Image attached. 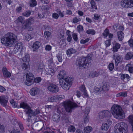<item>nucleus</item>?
Instances as JSON below:
<instances>
[{"label": "nucleus", "instance_id": "f257e3e1", "mask_svg": "<svg viewBox=\"0 0 133 133\" xmlns=\"http://www.w3.org/2000/svg\"><path fill=\"white\" fill-rule=\"evenodd\" d=\"M17 39V36L14 33L9 32L1 39L2 44L6 46H11L15 43Z\"/></svg>", "mask_w": 133, "mask_h": 133}, {"label": "nucleus", "instance_id": "f03ea898", "mask_svg": "<svg viewBox=\"0 0 133 133\" xmlns=\"http://www.w3.org/2000/svg\"><path fill=\"white\" fill-rule=\"evenodd\" d=\"M111 112L114 117L118 119L125 118V115L121 107L118 105H114L111 108Z\"/></svg>", "mask_w": 133, "mask_h": 133}, {"label": "nucleus", "instance_id": "7ed1b4c3", "mask_svg": "<svg viewBox=\"0 0 133 133\" xmlns=\"http://www.w3.org/2000/svg\"><path fill=\"white\" fill-rule=\"evenodd\" d=\"M92 58L90 55H88L86 57H81L77 62V65L80 69L87 68L91 64Z\"/></svg>", "mask_w": 133, "mask_h": 133}, {"label": "nucleus", "instance_id": "20e7f679", "mask_svg": "<svg viewBox=\"0 0 133 133\" xmlns=\"http://www.w3.org/2000/svg\"><path fill=\"white\" fill-rule=\"evenodd\" d=\"M64 105L66 110L68 112H71L77 106L76 103L70 100L64 102Z\"/></svg>", "mask_w": 133, "mask_h": 133}, {"label": "nucleus", "instance_id": "39448f33", "mask_svg": "<svg viewBox=\"0 0 133 133\" xmlns=\"http://www.w3.org/2000/svg\"><path fill=\"white\" fill-rule=\"evenodd\" d=\"M60 83L62 87L64 90H69L71 86V79L67 77L65 79L60 80Z\"/></svg>", "mask_w": 133, "mask_h": 133}, {"label": "nucleus", "instance_id": "423d86ee", "mask_svg": "<svg viewBox=\"0 0 133 133\" xmlns=\"http://www.w3.org/2000/svg\"><path fill=\"white\" fill-rule=\"evenodd\" d=\"M127 124L123 122L120 123V126L118 129L116 130L117 133H127Z\"/></svg>", "mask_w": 133, "mask_h": 133}, {"label": "nucleus", "instance_id": "0eeeda50", "mask_svg": "<svg viewBox=\"0 0 133 133\" xmlns=\"http://www.w3.org/2000/svg\"><path fill=\"white\" fill-rule=\"evenodd\" d=\"M121 6L124 8H128L133 7V0H123L121 2Z\"/></svg>", "mask_w": 133, "mask_h": 133}, {"label": "nucleus", "instance_id": "6e6552de", "mask_svg": "<svg viewBox=\"0 0 133 133\" xmlns=\"http://www.w3.org/2000/svg\"><path fill=\"white\" fill-rule=\"evenodd\" d=\"M26 81L25 83L28 86H30L32 84L34 76L32 73L31 72L28 73L26 74Z\"/></svg>", "mask_w": 133, "mask_h": 133}, {"label": "nucleus", "instance_id": "1a4fd4ad", "mask_svg": "<svg viewBox=\"0 0 133 133\" xmlns=\"http://www.w3.org/2000/svg\"><path fill=\"white\" fill-rule=\"evenodd\" d=\"M48 89L51 92L56 93L58 92L59 89L58 87L54 84H51L47 87Z\"/></svg>", "mask_w": 133, "mask_h": 133}, {"label": "nucleus", "instance_id": "9d476101", "mask_svg": "<svg viewBox=\"0 0 133 133\" xmlns=\"http://www.w3.org/2000/svg\"><path fill=\"white\" fill-rule=\"evenodd\" d=\"M112 123L111 121L109 119L105 123L102 124L101 127L102 129L103 130H107Z\"/></svg>", "mask_w": 133, "mask_h": 133}, {"label": "nucleus", "instance_id": "9b49d317", "mask_svg": "<svg viewBox=\"0 0 133 133\" xmlns=\"http://www.w3.org/2000/svg\"><path fill=\"white\" fill-rule=\"evenodd\" d=\"M113 58L114 59H115V64L116 66L118 65V64L122 61V56L118 54L114 55Z\"/></svg>", "mask_w": 133, "mask_h": 133}, {"label": "nucleus", "instance_id": "f8f14e48", "mask_svg": "<svg viewBox=\"0 0 133 133\" xmlns=\"http://www.w3.org/2000/svg\"><path fill=\"white\" fill-rule=\"evenodd\" d=\"M33 19V17H30L29 18L26 19L25 22V24H24L23 25V28L24 29H28L30 25L31 24V23Z\"/></svg>", "mask_w": 133, "mask_h": 133}, {"label": "nucleus", "instance_id": "ddd939ff", "mask_svg": "<svg viewBox=\"0 0 133 133\" xmlns=\"http://www.w3.org/2000/svg\"><path fill=\"white\" fill-rule=\"evenodd\" d=\"M40 113V111L38 109H36L35 111H33L31 109L26 112V114H28L29 116H35L38 114Z\"/></svg>", "mask_w": 133, "mask_h": 133}, {"label": "nucleus", "instance_id": "4468645a", "mask_svg": "<svg viewBox=\"0 0 133 133\" xmlns=\"http://www.w3.org/2000/svg\"><path fill=\"white\" fill-rule=\"evenodd\" d=\"M110 114V113L108 110L103 111L100 112L99 118L102 119L103 118L109 116Z\"/></svg>", "mask_w": 133, "mask_h": 133}, {"label": "nucleus", "instance_id": "2eb2a0df", "mask_svg": "<svg viewBox=\"0 0 133 133\" xmlns=\"http://www.w3.org/2000/svg\"><path fill=\"white\" fill-rule=\"evenodd\" d=\"M8 102V99L5 97L0 96V104L4 107H5L7 105Z\"/></svg>", "mask_w": 133, "mask_h": 133}, {"label": "nucleus", "instance_id": "dca6fc26", "mask_svg": "<svg viewBox=\"0 0 133 133\" xmlns=\"http://www.w3.org/2000/svg\"><path fill=\"white\" fill-rule=\"evenodd\" d=\"M20 108H22L25 109V111L26 114L27 112L30 109V107L28 104L24 102H22L20 103Z\"/></svg>", "mask_w": 133, "mask_h": 133}, {"label": "nucleus", "instance_id": "f3484780", "mask_svg": "<svg viewBox=\"0 0 133 133\" xmlns=\"http://www.w3.org/2000/svg\"><path fill=\"white\" fill-rule=\"evenodd\" d=\"M2 71L4 77H9L11 76V73L8 71L5 67H4L3 68Z\"/></svg>", "mask_w": 133, "mask_h": 133}, {"label": "nucleus", "instance_id": "a211bd4d", "mask_svg": "<svg viewBox=\"0 0 133 133\" xmlns=\"http://www.w3.org/2000/svg\"><path fill=\"white\" fill-rule=\"evenodd\" d=\"M39 92V89L37 88H34L31 89L30 91V94L33 96L38 94Z\"/></svg>", "mask_w": 133, "mask_h": 133}, {"label": "nucleus", "instance_id": "6ab92c4d", "mask_svg": "<svg viewBox=\"0 0 133 133\" xmlns=\"http://www.w3.org/2000/svg\"><path fill=\"white\" fill-rule=\"evenodd\" d=\"M30 66V65L29 62L23 61V64L22 65L23 69L26 71H28L29 70Z\"/></svg>", "mask_w": 133, "mask_h": 133}, {"label": "nucleus", "instance_id": "aec40b11", "mask_svg": "<svg viewBox=\"0 0 133 133\" xmlns=\"http://www.w3.org/2000/svg\"><path fill=\"white\" fill-rule=\"evenodd\" d=\"M41 44L38 41L34 42L32 46V48L34 49L33 51H34L38 49L40 46Z\"/></svg>", "mask_w": 133, "mask_h": 133}, {"label": "nucleus", "instance_id": "412c9836", "mask_svg": "<svg viewBox=\"0 0 133 133\" xmlns=\"http://www.w3.org/2000/svg\"><path fill=\"white\" fill-rule=\"evenodd\" d=\"M76 50L73 48H70L68 50L66 51V54L68 57H70L71 55L76 53Z\"/></svg>", "mask_w": 133, "mask_h": 133}, {"label": "nucleus", "instance_id": "4be33fe9", "mask_svg": "<svg viewBox=\"0 0 133 133\" xmlns=\"http://www.w3.org/2000/svg\"><path fill=\"white\" fill-rule=\"evenodd\" d=\"M65 73L64 70H62L60 71L59 72L58 75V77L61 80V79H65L66 78H65Z\"/></svg>", "mask_w": 133, "mask_h": 133}, {"label": "nucleus", "instance_id": "5701e85b", "mask_svg": "<svg viewBox=\"0 0 133 133\" xmlns=\"http://www.w3.org/2000/svg\"><path fill=\"white\" fill-rule=\"evenodd\" d=\"M117 35L119 41H122L124 36V33L122 31H118L117 32Z\"/></svg>", "mask_w": 133, "mask_h": 133}, {"label": "nucleus", "instance_id": "b1692460", "mask_svg": "<svg viewBox=\"0 0 133 133\" xmlns=\"http://www.w3.org/2000/svg\"><path fill=\"white\" fill-rule=\"evenodd\" d=\"M120 47L121 45L119 43H116L114 45V46L113 47V51L115 52H117L118 50L120 48Z\"/></svg>", "mask_w": 133, "mask_h": 133}, {"label": "nucleus", "instance_id": "393cba45", "mask_svg": "<svg viewBox=\"0 0 133 133\" xmlns=\"http://www.w3.org/2000/svg\"><path fill=\"white\" fill-rule=\"evenodd\" d=\"M60 115L58 114H54L52 116V119L54 121L56 122H58L60 119Z\"/></svg>", "mask_w": 133, "mask_h": 133}, {"label": "nucleus", "instance_id": "a878e982", "mask_svg": "<svg viewBox=\"0 0 133 133\" xmlns=\"http://www.w3.org/2000/svg\"><path fill=\"white\" fill-rule=\"evenodd\" d=\"M121 79L123 80H127V81H128L130 77L129 75L126 74H121Z\"/></svg>", "mask_w": 133, "mask_h": 133}, {"label": "nucleus", "instance_id": "bb28decb", "mask_svg": "<svg viewBox=\"0 0 133 133\" xmlns=\"http://www.w3.org/2000/svg\"><path fill=\"white\" fill-rule=\"evenodd\" d=\"M126 69L130 73H133V67L130 64H127L126 66Z\"/></svg>", "mask_w": 133, "mask_h": 133}, {"label": "nucleus", "instance_id": "cd10ccee", "mask_svg": "<svg viewBox=\"0 0 133 133\" xmlns=\"http://www.w3.org/2000/svg\"><path fill=\"white\" fill-rule=\"evenodd\" d=\"M99 74L96 71H92L90 72L89 76L91 78H93L99 75Z\"/></svg>", "mask_w": 133, "mask_h": 133}, {"label": "nucleus", "instance_id": "c85d7f7f", "mask_svg": "<svg viewBox=\"0 0 133 133\" xmlns=\"http://www.w3.org/2000/svg\"><path fill=\"white\" fill-rule=\"evenodd\" d=\"M133 56V54L131 52H129L127 53L125 56V59L127 60L131 59Z\"/></svg>", "mask_w": 133, "mask_h": 133}, {"label": "nucleus", "instance_id": "c756f323", "mask_svg": "<svg viewBox=\"0 0 133 133\" xmlns=\"http://www.w3.org/2000/svg\"><path fill=\"white\" fill-rule=\"evenodd\" d=\"M128 122L131 125L132 129L133 130V115H129L128 117Z\"/></svg>", "mask_w": 133, "mask_h": 133}, {"label": "nucleus", "instance_id": "7c9ffc66", "mask_svg": "<svg viewBox=\"0 0 133 133\" xmlns=\"http://www.w3.org/2000/svg\"><path fill=\"white\" fill-rule=\"evenodd\" d=\"M92 128L91 127L89 126L86 127L84 128V132L85 133L90 132L92 131Z\"/></svg>", "mask_w": 133, "mask_h": 133}, {"label": "nucleus", "instance_id": "2f4dec72", "mask_svg": "<svg viewBox=\"0 0 133 133\" xmlns=\"http://www.w3.org/2000/svg\"><path fill=\"white\" fill-rule=\"evenodd\" d=\"M49 65L50 68H53L55 66V64L53 62L52 58H50L49 60Z\"/></svg>", "mask_w": 133, "mask_h": 133}, {"label": "nucleus", "instance_id": "473e14b6", "mask_svg": "<svg viewBox=\"0 0 133 133\" xmlns=\"http://www.w3.org/2000/svg\"><path fill=\"white\" fill-rule=\"evenodd\" d=\"M22 60L24 62H30L29 55L28 54L25 55V56L23 58Z\"/></svg>", "mask_w": 133, "mask_h": 133}, {"label": "nucleus", "instance_id": "72a5a7b5", "mask_svg": "<svg viewBox=\"0 0 133 133\" xmlns=\"http://www.w3.org/2000/svg\"><path fill=\"white\" fill-rule=\"evenodd\" d=\"M127 92L124 91L120 92L119 93L117 94L116 95V96L117 97H119L120 96L125 97L127 96Z\"/></svg>", "mask_w": 133, "mask_h": 133}, {"label": "nucleus", "instance_id": "f704fd0d", "mask_svg": "<svg viewBox=\"0 0 133 133\" xmlns=\"http://www.w3.org/2000/svg\"><path fill=\"white\" fill-rule=\"evenodd\" d=\"M90 4L92 9H95L96 10L97 9V8L96 6L95 3L93 0H91L90 1Z\"/></svg>", "mask_w": 133, "mask_h": 133}, {"label": "nucleus", "instance_id": "c9c22d12", "mask_svg": "<svg viewBox=\"0 0 133 133\" xmlns=\"http://www.w3.org/2000/svg\"><path fill=\"white\" fill-rule=\"evenodd\" d=\"M30 6L31 7H34L36 6L37 2L35 0H30Z\"/></svg>", "mask_w": 133, "mask_h": 133}, {"label": "nucleus", "instance_id": "e433bc0d", "mask_svg": "<svg viewBox=\"0 0 133 133\" xmlns=\"http://www.w3.org/2000/svg\"><path fill=\"white\" fill-rule=\"evenodd\" d=\"M109 86L106 84H104L102 86V90L104 91H108L109 89Z\"/></svg>", "mask_w": 133, "mask_h": 133}, {"label": "nucleus", "instance_id": "4c0bfd02", "mask_svg": "<svg viewBox=\"0 0 133 133\" xmlns=\"http://www.w3.org/2000/svg\"><path fill=\"white\" fill-rule=\"evenodd\" d=\"M76 130L74 126L71 125L69 127L68 129V131L69 132H74Z\"/></svg>", "mask_w": 133, "mask_h": 133}, {"label": "nucleus", "instance_id": "58836bf2", "mask_svg": "<svg viewBox=\"0 0 133 133\" xmlns=\"http://www.w3.org/2000/svg\"><path fill=\"white\" fill-rule=\"evenodd\" d=\"M15 46L17 49H18L19 50L21 49V50L22 48V43L21 42L18 43L16 44Z\"/></svg>", "mask_w": 133, "mask_h": 133}, {"label": "nucleus", "instance_id": "ea45409f", "mask_svg": "<svg viewBox=\"0 0 133 133\" xmlns=\"http://www.w3.org/2000/svg\"><path fill=\"white\" fill-rule=\"evenodd\" d=\"M48 99L49 101L51 102H54L57 100L56 96L49 97Z\"/></svg>", "mask_w": 133, "mask_h": 133}, {"label": "nucleus", "instance_id": "a19ab883", "mask_svg": "<svg viewBox=\"0 0 133 133\" xmlns=\"http://www.w3.org/2000/svg\"><path fill=\"white\" fill-rule=\"evenodd\" d=\"M81 20V18L79 17H77L74 18L73 19L72 21L74 23H76L80 21Z\"/></svg>", "mask_w": 133, "mask_h": 133}, {"label": "nucleus", "instance_id": "79ce46f5", "mask_svg": "<svg viewBox=\"0 0 133 133\" xmlns=\"http://www.w3.org/2000/svg\"><path fill=\"white\" fill-rule=\"evenodd\" d=\"M31 12L29 10H28L22 13V15L24 16L28 17L31 14Z\"/></svg>", "mask_w": 133, "mask_h": 133}, {"label": "nucleus", "instance_id": "37998d69", "mask_svg": "<svg viewBox=\"0 0 133 133\" xmlns=\"http://www.w3.org/2000/svg\"><path fill=\"white\" fill-rule=\"evenodd\" d=\"M44 68V66L42 64H39L38 66L37 70L38 72H42Z\"/></svg>", "mask_w": 133, "mask_h": 133}, {"label": "nucleus", "instance_id": "c03bdc74", "mask_svg": "<svg viewBox=\"0 0 133 133\" xmlns=\"http://www.w3.org/2000/svg\"><path fill=\"white\" fill-rule=\"evenodd\" d=\"M86 32L88 34L94 35L95 34L96 32L93 29H89Z\"/></svg>", "mask_w": 133, "mask_h": 133}, {"label": "nucleus", "instance_id": "a18cd8bd", "mask_svg": "<svg viewBox=\"0 0 133 133\" xmlns=\"http://www.w3.org/2000/svg\"><path fill=\"white\" fill-rule=\"evenodd\" d=\"M44 36L46 38L49 37L51 35L50 33L48 31H45L44 32Z\"/></svg>", "mask_w": 133, "mask_h": 133}, {"label": "nucleus", "instance_id": "49530a36", "mask_svg": "<svg viewBox=\"0 0 133 133\" xmlns=\"http://www.w3.org/2000/svg\"><path fill=\"white\" fill-rule=\"evenodd\" d=\"M57 56L58 61L60 62H62V54H61L58 53L57 54Z\"/></svg>", "mask_w": 133, "mask_h": 133}, {"label": "nucleus", "instance_id": "de8ad7c7", "mask_svg": "<svg viewBox=\"0 0 133 133\" xmlns=\"http://www.w3.org/2000/svg\"><path fill=\"white\" fill-rule=\"evenodd\" d=\"M109 33V31L108 29H106L104 30V32L103 33V35L104 36L107 37Z\"/></svg>", "mask_w": 133, "mask_h": 133}, {"label": "nucleus", "instance_id": "09e8293b", "mask_svg": "<svg viewBox=\"0 0 133 133\" xmlns=\"http://www.w3.org/2000/svg\"><path fill=\"white\" fill-rule=\"evenodd\" d=\"M42 80L41 78L40 77H37L34 79V82L36 83H38Z\"/></svg>", "mask_w": 133, "mask_h": 133}, {"label": "nucleus", "instance_id": "8fccbe9b", "mask_svg": "<svg viewBox=\"0 0 133 133\" xmlns=\"http://www.w3.org/2000/svg\"><path fill=\"white\" fill-rule=\"evenodd\" d=\"M80 90L82 92H83L86 91V88L84 85H82L79 88Z\"/></svg>", "mask_w": 133, "mask_h": 133}, {"label": "nucleus", "instance_id": "3c124183", "mask_svg": "<svg viewBox=\"0 0 133 133\" xmlns=\"http://www.w3.org/2000/svg\"><path fill=\"white\" fill-rule=\"evenodd\" d=\"M57 97V100H61L62 99H64L65 98V96L63 95H61L56 96Z\"/></svg>", "mask_w": 133, "mask_h": 133}, {"label": "nucleus", "instance_id": "603ef678", "mask_svg": "<svg viewBox=\"0 0 133 133\" xmlns=\"http://www.w3.org/2000/svg\"><path fill=\"white\" fill-rule=\"evenodd\" d=\"M52 47L49 45H46L45 47V50L46 51H50L51 50Z\"/></svg>", "mask_w": 133, "mask_h": 133}, {"label": "nucleus", "instance_id": "864d4df0", "mask_svg": "<svg viewBox=\"0 0 133 133\" xmlns=\"http://www.w3.org/2000/svg\"><path fill=\"white\" fill-rule=\"evenodd\" d=\"M56 11L60 16H61L62 17H63L64 16V13H63L59 9H57Z\"/></svg>", "mask_w": 133, "mask_h": 133}, {"label": "nucleus", "instance_id": "5fc2aeb1", "mask_svg": "<svg viewBox=\"0 0 133 133\" xmlns=\"http://www.w3.org/2000/svg\"><path fill=\"white\" fill-rule=\"evenodd\" d=\"M114 67V64L113 63H111L109 64V69L110 70L112 71L113 70Z\"/></svg>", "mask_w": 133, "mask_h": 133}, {"label": "nucleus", "instance_id": "6e6d98bb", "mask_svg": "<svg viewBox=\"0 0 133 133\" xmlns=\"http://www.w3.org/2000/svg\"><path fill=\"white\" fill-rule=\"evenodd\" d=\"M25 39L28 41L30 40L31 39V36L28 34L26 33L25 34Z\"/></svg>", "mask_w": 133, "mask_h": 133}, {"label": "nucleus", "instance_id": "4d7b16f0", "mask_svg": "<svg viewBox=\"0 0 133 133\" xmlns=\"http://www.w3.org/2000/svg\"><path fill=\"white\" fill-rule=\"evenodd\" d=\"M94 19L96 20H98L100 18V15L98 14H95L94 15Z\"/></svg>", "mask_w": 133, "mask_h": 133}, {"label": "nucleus", "instance_id": "13d9d810", "mask_svg": "<svg viewBox=\"0 0 133 133\" xmlns=\"http://www.w3.org/2000/svg\"><path fill=\"white\" fill-rule=\"evenodd\" d=\"M128 43L130 46L131 47H133V40L130 39L128 42Z\"/></svg>", "mask_w": 133, "mask_h": 133}, {"label": "nucleus", "instance_id": "bf43d9fd", "mask_svg": "<svg viewBox=\"0 0 133 133\" xmlns=\"http://www.w3.org/2000/svg\"><path fill=\"white\" fill-rule=\"evenodd\" d=\"M24 18L23 17L20 16L18 17L17 20L19 22L22 23L24 22Z\"/></svg>", "mask_w": 133, "mask_h": 133}, {"label": "nucleus", "instance_id": "052dcab7", "mask_svg": "<svg viewBox=\"0 0 133 133\" xmlns=\"http://www.w3.org/2000/svg\"><path fill=\"white\" fill-rule=\"evenodd\" d=\"M77 29L78 32H79L82 31L83 30V27L82 26L79 25L77 26Z\"/></svg>", "mask_w": 133, "mask_h": 133}, {"label": "nucleus", "instance_id": "680f3d73", "mask_svg": "<svg viewBox=\"0 0 133 133\" xmlns=\"http://www.w3.org/2000/svg\"><path fill=\"white\" fill-rule=\"evenodd\" d=\"M89 41V39L88 38H87L85 40L82 39L80 41V43L82 44H84L85 43L88 42Z\"/></svg>", "mask_w": 133, "mask_h": 133}, {"label": "nucleus", "instance_id": "e2e57ef3", "mask_svg": "<svg viewBox=\"0 0 133 133\" xmlns=\"http://www.w3.org/2000/svg\"><path fill=\"white\" fill-rule=\"evenodd\" d=\"M111 41V40H107L105 42V43L106 47H108L110 45Z\"/></svg>", "mask_w": 133, "mask_h": 133}, {"label": "nucleus", "instance_id": "0e129e2a", "mask_svg": "<svg viewBox=\"0 0 133 133\" xmlns=\"http://www.w3.org/2000/svg\"><path fill=\"white\" fill-rule=\"evenodd\" d=\"M102 91L101 88H99L97 87H96L95 88L94 91L96 93Z\"/></svg>", "mask_w": 133, "mask_h": 133}, {"label": "nucleus", "instance_id": "69168bd1", "mask_svg": "<svg viewBox=\"0 0 133 133\" xmlns=\"http://www.w3.org/2000/svg\"><path fill=\"white\" fill-rule=\"evenodd\" d=\"M50 68L48 70V73L50 75L53 74L55 72L54 70L53 69L51 68Z\"/></svg>", "mask_w": 133, "mask_h": 133}, {"label": "nucleus", "instance_id": "338daca9", "mask_svg": "<svg viewBox=\"0 0 133 133\" xmlns=\"http://www.w3.org/2000/svg\"><path fill=\"white\" fill-rule=\"evenodd\" d=\"M52 17L55 19H57L59 17L58 15L56 13H54L52 14Z\"/></svg>", "mask_w": 133, "mask_h": 133}, {"label": "nucleus", "instance_id": "774afa93", "mask_svg": "<svg viewBox=\"0 0 133 133\" xmlns=\"http://www.w3.org/2000/svg\"><path fill=\"white\" fill-rule=\"evenodd\" d=\"M10 133H20V132L18 130L16 129H14L11 131Z\"/></svg>", "mask_w": 133, "mask_h": 133}]
</instances>
